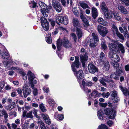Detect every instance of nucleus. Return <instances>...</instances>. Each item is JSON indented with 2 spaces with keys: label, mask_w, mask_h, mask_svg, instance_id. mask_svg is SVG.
<instances>
[{
  "label": "nucleus",
  "mask_w": 129,
  "mask_h": 129,
  "mask_svg": "<svg viewBox=\"0 0 129 129\" xmlns=\"http://www.w3.org/2000/svg\"><path fill=\"white\" fill-rule=\"evenodd\" d=\"M99 61L100 63H103L105 61H107L104 54L103 52H101L98 58Z\"/></svg>",
  "instance_id": "17"
},
{
  "label": "nucleus",
  "mask_w": 129,
  "mask_h": 129,
  "mask_svg": "<svg viewBox=\"0 0 129 129\" xmlns=\"http://www.w3.org/2000/svg\"><path fill=\"white\" fill-rule=\"evenodd\" d=\"M39 4L41 8V11L43 15L45 17H47L48 15L47 13L50 12V10L51 9L52 7L50 6L48 7L45 4L41 1L39 2Z\"/></svg>",
  "instance_id": "3"
},
{
  "label": "nucleus",
  "mask_w": 129,
  "mask_h": 129,
  "mask_svg": "<svg viewBox=\"0 0 129 129\" xmlns=\"http://www.w3.org/2000/svg\"><path fill=\"white\" fill-rule=\"evenodd\" d=\"M76 33L78 38L80 39L82 37L83 33L80 28H76Z\"/></svg>",
  "instance_id": "25"
},
{
  "label": "nucleus",
  "mask_w": 129,
  "mask_h": 129,
  "mask_svg": "<svg viewBox=\"0 0 129 129\" xmlns=\"http://www.w3.org/2000/svg\"><path fill=\"white\" fill-rule=\"evenodd\" d=\"M125 33H124V35L125 37L126 38H129V36L127 30L126 31H124Z\"/></svg>",
  "instance_id": "61"
},
{
  "label": "nucleus",
  "mask_w": 129,
  "mask_h": 129,
  "mask_svg": "<svg viewBox=\"0 0 129 129\" xmlns=\"http://www.w3.org/2000/svg\"><path fill=\"white\" fill-rule=\"evenodd\" d=\"M22 90L23 93L25 98L31 92V90L28 86H26L23 87Z\"/></svg>",
  "instance_id": "14"
},
{
  "label": "nucleus",
  "mask_w": 129,
  "mask_h": 129,
  "mask_svg": "<svg viewBox=\"0 0 129 129\" xmlns=\"http://www.w3.org/2000/svg\"><path fill=\"white\" fill-rule=\"evenodd\" d=\"M102 63L103 64V66L102 68L103 71L106 72L108 71L110 67L109 63L108 61H105L103 63Z\"/></svg>",
  "instance_id": "19"
},
{
  "label": "nucleus",
  "mask_w": 129,
  "mask_h": 129,
  "mask_svg": "<svg viewBox=\"0 0 129 129\" xmlns=\"http://www.w3.org/2000/svg\"><path fill=\"white\" fill-rule=\"evenodd\" d=\"M48 35H49V36H50L51 34L50 33H49ZM45 40L46 42L50 44L52 42L51 39L50 37V36H49V37H46Z\"/></svg>",
  "instance_id": "44"
},
{
  "label": "nucleus",
  "mask_w": 129,
  "mask_h": 129,
  "mask_svg": "<svg viewBox=\"0 0 129 129\" xmlns=\"http://www.w3.org/2000/svg\"><path fill=\"white\" fill-rule=\"evenodd\" d=\"M124 4V5L126 6H129V0H121Z\"/></svg>",
  "instance_id": "51"
},
{
  "label": "nucleus",
  "mask_w": 129,
  "mask_h": 129,
  "mask_svg": "<svg viewBox=\"0 0 129 129\" xmlns=\"http://www.w3.org/2000/svg\"><path fill=\"white\" fill-rule=\"evenodd\" d=\"M15 105V102H13L11 103V104H10V105H7L6 107V109L7 110H9L10 111L14 107Z\"/></svg>",
  "instance_id": "29"
},
{
  "label": "nucleus",
  "mask_w": 129,
  "mask_h": 129,
  "mask_svg": "<svg viewBox=\"0 0 129 129\" xmlns=\"http://www.w3.org/2000/svg\"><path fill=\"white\" fill-rule=\"evenodd\" d=\"M27 75L28 77L29 83L30 84H36L37 83V81L35 79V77L34 75L31 71H28Z\"/></svg>",
  "instance_id": "7"
},
{
  "label": "nucleus",
  "mask_w": 129,
  "mask_h": 129,
  "mask_svg": "<svg viewBox=\"0 0 129 129\" xmlns=\"http://www.w3.org/2000/svg\"><path fill=\"white\" fill-rule=\"evenodd\" d=\"M120 49L121 53L122 54H124L125 52V49L123 45L121 44L120 43L118 42V48Z\"/></svg>",
  "instance_id": "34"
},
{
  "label": "nucleus",
  "mask_w": 129,
  "mask_h": 129,
  "mask_svg": "<svg viewBox=\"0 0 129 129\" xmlns=\"http://www.w3.org/2000/svg\"><path fill=\"white\" fill-rule=\"evenodd\" d=\"M62 20L63 22L62 23H63L65 25H66L68 23V20L67 17L63 16Z\"/></svg>",
  "instance_id": "38"
},
{
  "label": "nucleus",
  "mask_w": 129,
  "mask_h": 129,
  "mask_svg": "<svg viewBox=\"0 0 129 129\" xmlns=\"http://www.w3.org/2000/svg\"><path fill=\"white\" fill-rule=\"evenodd\" d=\"M5 83L4 82H0V92L2 91V89L4 87Z\"/></svg>",
  "instance_id": "49"
},
{
  "label": "nucleus",
  "mask_w": 129,
  "mask_h": 129,
  "mask_svg": "<svg viewBox=\"0 0 129 129\" xmlns=\"http://www.w3.org/2000/svg\"><path fill=\"white\" fill-rule=\"evenodd\" d=\"M122 72V71L121 70H117L116 71V73L117 75L119 77V76Z\"/></svg>",
  "instance_id": "63"
},
{
  "label": "nucleus",
  "mask_w": 129,
  "mask_h": 129,
  "mask_svg": "<svg viewBox=\"0 0 129 129\" xmlns=\"http://www.w3.org/2000/svg\"><path fill=\"white\" fill-rule=\"evenodd\" d=\"M52 6L57 12L59 13L61 11V6L60 5L59 3L56 0H53Z\"/></svg>",
  "instance_id": "11"
},
{
  "label": "nucleus",
  "mask_w": 129,
  "mask_h": 129,
  "mask_svg": "<svg viewBox=\"0 0 129 129\" xmlns=\"http://www.w3.org/2000/svg\"><path fill=\"white\" fill-rule=\"evenodd\" d=\"M119 100V98L118 97V96L116 97H113L112 99V101L114 102V103H117L118 102Z\"/></svg>",
  "instance_id": "47"
},
{
  "label": "nucleus",
  "mask_w": 129,
  "mask_h": 129,
  "mask_svg": "<svg viewBox=\"0 0 129 129\" xmlns=\"http://www.w3.org/2000/svg\"><path fill=\"white\" fill-rule=\"evenodd\" d=\"M79 4L81 7L84 9L89 8L88 5L83 2H79Z\"/></svg>",
  "instance_id": "35"
},
{
  "label": "nucleus",
  "mask_w": 129,
  "mask_h": 129,
  "mask_svg": "<svg viewBox=\"0 0 129 129\" xmlns=\"http://www.w3.org/2000/svg\"><path fill=\"white\" fill-rule=\"evenodd\" d=\"M4 54L1 56L2 58L5 59L6 60H7L10 58L8 51L6 48L4 50Z\"/></svg>",
  "instance_id": "18"
},
{
  "label": "nucleus",
  "mask_w": 129,
  "mask_h": 129,
  "mask_svg": "<svg viewBox=\"0 0 129 129\" xmlns=\"http://www.w3.org/2000/svg\"><path fill=\"white\" fill-rule=\"evenodd\" d=\"M91 9L92 16L95 19L98 15V11L97 9L94 7H92Z\"/></svg>",
  "instance_id": "21"
},
{
  "label": "nucleus",
  "mask_w": 129,
  "mask_h": 129,
  "mask_svg": "<svg viewBox=\"0 0 129 129\" xmlns=\"http://www.w3.org/2000/svg\"><path fill=\"white\" fill-rule=\"evenodd\" d=\"M116 34L117 36L121 39L122 40L124 39V37L123 35L120 34L119 32H117Z\"/></svg>",
  "instance_id": "55"
},
{
  "label": "nucleus",
  "mask_w": 129,
  "mask_h": 129,
  "mask_svg": "<svg viewBox=\"0 0 129 129\" xmlns=\"http://www.w3.org/2000/svg\"><path fill=\"white\" fill-rule=\"evenodd\" d=\"M81 52L82 53L80 56V59L82 63H84V61H87V53L85 52V49L82 48L81 49Z\"/></svg>",
  "instance_id": "12"
},
{
  "label": "nucleus",
  "mask_w": 129,
  "mask_h": 129,
  "mask_svg": "<svg viewBox=\"0 0 129 129\" xmlns=\"http://www.w3.org/2000/svg\"><path fill=\"white\" fill-rule=\"evenodd\" d=\"M110 95V94L109 92H107L106 93L104 92L102 94V95L103 97H106V98H108Z\"/></svg>",
  "instance_id": "52"
},
{
  "label": "nucleus",
  "mask_w": 129,
  "mask_h": 129,
  "mask_svg": "<svg viewBox=\"0 0 129 129\" xmlns=\"http://www.w3.org/2000/svg\"><path fill=\"white\" fill-rule=\"evenodd\" d=\"M98 22L99 23L102 24L106 26L108 24L107 22L105 21L102 18H99L98 20Z\"/></svg>",
  "instance_id": "30"
},
{
  "label": "nucleus",
  "mask_w": 129,
  "mask_h": 129,
  "mask_svg": "<svg viewBox=\"0 0 129 129\" xmlns=\"http://www.w3.org/2000/svg\"><path fill=\"white\" fill-rule=\"evenodd\" d=\"M25 108L27 111H29L32 109L31 106H25Z\"/></svg>",
  "instance_id": "60"
},
{
  "label": "nucleus",
  "mask_w": 129,
  "mask_h": 129,
  "mask_svg": "<svg viewBox=\"0 0 129 129\" xmlns=\"http://www.w3.org/2000/svg\"><path fill=\"white\" fill-rule=\"evenodd\" d=\"M10 115H13L14 117L16 116L17 113L15 111L11 112L10 113Z\"/></svg>",
  "instance_id": "62"
},
{
  "label": "nucleus",
  "mask_w": 129,
  "mask_h": 129,
  "mask_svg": "<svg viewBox=\"0 0 129 129\" xmlns=\"http://www.w3.org/2000/svg\"><path fill=\"white\" fill-rule=\"evenodd\" d=\"M112 43H110L108 44V47L110 50V52L120 53V50L118 48V42L116 41L112 40Z\"/></svg>",
  "instance_id": "4"
},
{
  "label": "nucleus",
  "mask_w": 129,
  "mask_h": 129,
  "mask_svg": "<svg viewBox=\"0 0 129 129\" xmlns=\"http://www.w3.org/2000/svg\"><path fill=\"white\" fill-rule=\"evenodd\" d=\"M56 44L57 48L58 51L60 50L62 45L66 48H69L71 46L70 42L67 39L65 38L62 39H58L57 40Z\"/></svg>",
  "instance_id": "2"
},
{
  "label": "nucleus",
  "mask_w": 129,
  "mask_h": 129,
  "mask_svg": "<svg viewBox=\"0 0 129 129\" xmlns=\"http://www.w3.org/2000/svg\"><path fill=\"white\" fill-rule=\"evenodd\" d=\"M43 89L45 92L48 93L49 91V90L48 87H44L43 88Z\"/></svg>",
  "instance_id": "54"
},
{
  "label": "nucleus",
  "mask_w": 129,
  "mask_h": 129,
  "mask_svg": "<svg viewBox=\"0 0 129 129\" xmlns=\"http://www.w3.org/2000/svg\"><path fill=\"white\" fill-rule=\"evenodd\" d=\"M42 116L45 122L48 125H50L51 124L50 120L47 114H42Z\"/></svg>",
  "instance_id": "20"
},
{
  "label": "nucleus",
  "mask_w": 129,
  "mask_h": 129,
  "mask_svg": "<svg viewBox=\"0 0 129 129\" xmlns=\"http://www.w3.org/2000/svg\"><path fill=\"white\" fill-rule=\"evenodd\" d=\"M57 118L60 120H62L63 118V114L58 115H57Z\"/></svg>",
  "instance_id": "57"
},
{
  "label": "nucleus",
  "mask_w": 129,
  "mask_h": 129,
  "mask_svg": "<svg viewBox=\"0 0 129 129\" xmlns=\"http://www.w3.org/2000/svg\"><path fill=\"white\" fill-rule=\"evenodd\" d=\"M114 18L115 19L118 21H120L121 20V17L119 16L118 14L116 13V14L114 15Z\"/></svg>",
  "instance_id": "45"
},
{
  "label": "nucleus",
  "mask_w": 129,
  "mask_h": 129,
  "mask_svg": "<svg viewBox=\"0 0 129 129\" xmlns=\"http://www.w3.org/2000/svg\"><path fill=\"white\" fill-rule=\"evenodd\" d=\"M108 57L112 60V63H117L120 60V58L118 55L114 52H110Z\"/></svg>",
  "instance_id": "6"
},
{
  "label": "nucleus",
  "mask_w": 129,
  "mask_h": 129,
  "mask_svg": "<svg viewBox=\"0 0 129 129\" xmlns=\"http://www.w3.org/2000/svg\"><path fill=\"white\" fill-rule=\"evenodd\" d=\"M111 77H105V81L106 82L109 83V82H111Z\"/></svg>",
  "instance_id": "58"
},
{
  "label": "nucleus",
  "mask_w": 129,
  "mask_h": 129,
  "mask_svg": "<svg viewBox=\"0 0 129 129\" xmlns=\"http://www.w3.org/2000/svg\"><path fill=\"white\" fill-rule=\"evenodd\" d=\"M73 25L74 27L78 26L79 23V21L77 18H73L72 21Z\"/></svg>",
  "instance_id": "32"
},
{
  "label": "nucleus",
  "mask_w": 129,
  "mask_h": 129,
  "mask_svg": "<svg viewBox=\"0 0 129 129\" xmlns=\"http://www.w3.org/2000/svg\"><path fill=\"white\" fill-rule=\"evenodd\" d=\"M34 84H30L31 88L33 89V93L34 95V96H36L38 94V90L37 89L34 87Z\"/></svg>",
  "instance_id": "33"
},
{
  "label": "nucleus",
  "mask_w": 129,
  "mask_h": 129,
  "mask_svg": "<svg viewBox=\"0 0 129 129\" xmlns=\"http://www.w3.org/2000/svg\"><path fill=\"white\" fill-rule=\"evenodd\" d=\"M117 92L115 90H113L111 91V96L112 97H116L117 96Z\"/></svg>",
  "instance_id": "46"
},
{
  "label": "nucleus",
  "mask_w": 129,
  "mask_h": 129,
  "mask_svg": "<svg viewBox=\"0 0 129 129\" xmlns=\"http://www.w3.org/2000/svg\"><path fill=\"white\" fill-rule=\"evenodd\" d=\"M100 7L103 12L108 10V9L106 6L105 3L104 2H102L101 3L100 5Z\"/></svg>",
  "instance_id": "27"
},
{
  "label": "nucleus",
  "mask_w": 129,
  "mask_h": 129,
  "mask_svg": "<svg viewBox=\"0 0 129 129\" xmlns=\"http://www.w3.org/2000/svg\"><path fill=\"white\" fill-rule=\"evenodd\" d=\"M99 129H108L107 127L105 125L102 124L99 126Z\"/></svg>",
  "instance_id": "48"
},
{
  "label": "nucleus",
  "mask_w": 129,
  "mask_h": 129,
  "mask_svg": "<svg viewBox=\"0 0 129 129\" xmlns=\"http://www.w3.org/2000/svg\"><path fill=\"white\" fill-rule=\"evenodd\" d=\"M41 24L42 26L46 31H48L49 28V23L47 20L44 17H42L41 18Z\"/></svg>",
  "instance_id": "10"
},
{
  "label": "nucleus",
  "mask_w": 129,
  "mask_h": 129,
  "mask_svg": "<svg viewBox=\"0 0 129 129\" xmlns=\"http://www.w3.org/2000/svg\"><path fill=\"white\" fill-rule=\"evenodd\" d=\"M104 18L105 19H110L113 17V13L111 11L108 10L104 12Z\"/></svg>",
  "instance_id": "15"
},
{
  "label": "nucleus",
  "mask_w": 129,
  "mask_h": 129,
  "mask_svg": "<svg viewBox=\"0 0 129 129\" xmlns=\"http://www.w3.org/2000/svg\"><path fill=\"white\" fill-rule=\"evenodd\" d=\"M104 113L102 110L100 109L97 112V116L99 119L101 120L103 119L104 117Z\"/></svg>",
  "instance_id": "22"
},
{
  "label": "nucleus",
  "mask_w": 129,
  "mask_h": 129,
  "mask_svg": "<svg viewBox=\"0 0 129 129\" xmlns=\"http://www.w3.org/2000/svg\"><path fill=\"white\" fill-rule=\"evenodd\" d=\"M92 39L95 41H98V35L95 33H92Z\"/></svg>",
  "instance_id": "41"
},
{
  "label": "nucleus",
  "mask_w": 129,
  "mask_h": 129,
  "mask_svg": "<svg viewBox=\"0 0 129 129\" xmlns=\"http://www.w3.org/2000/svg\"><path fill=\"white\" fill-rule=\"evenodd\" d=\"M111 78L114 79L116 80H118L119 77L116 73H114L110 75Z\"/></svg>",
  "instance_id": "39"
},
{
  "label": "nucleus",
  "mask_w": 129,
  "mask_h": 129,
  "mask_svg": "<svg viewBox=\"0 0 129 129\" xmlns=\"http://www.w3.org/2000/svg\"><path fill=\"white\" fill-rule=\"evenodd\" d=\"M0 110L1 113L2 115V116H4V122L6 123H7L8 121V115L6 111L4 109H3L2 110Z\"/></svg>",
  "instance_id": "16"
},
{
  "label": "nucleus",
  "mask_w": 129,
  "mask_h": 129,
  "mask_svg": "<svg viewBox=\"0 0 129 129\" xmlns=\"http://www.w3.org/2000/svg\"><path fill=\"white\" fill-rule=\"evenodd\" d=\"M104 111L106 114L110 119H113L115 116L116 113L115 111L108 108L105 109Z\"/></svg>",
  "instance_id": "8"
},
{
  "label": "nucleus",
  "mask_w": 129,
  "mask_h": 129,
  "mask_svg": "<svg viewBox=\"0 0 129 129\" xmlns=\"http://www.w3.org/2000/svg\"><path fill=\"white\" fill-rule=\"evenodd\" d=\"M28 124L27 123L24 124L22 126V129H27Z\"/></svg>",
  "instance_id": "64"
},
{
  "label": "nucleus",
  "mask_w": 129,
  "mask_h": 129,
  "mask_svg": "<svg viewBox=\"0 0 129 129\" xmlns=\"http://www.w3.org/2000/svg\"><path fill=\"white\" fill-rule=\"evenodd\" d=\"M33 117L32 114V111H29L26 114V117L27 118L32 119L33 118Z\"/></svg>",
  "instance_id": "42"
},
{
  "label": "nucleus",
  "mask_w": 129,
  "mask_h": 129,
  "mask_svg": "<svg viewBox=\"0 0 129 129\" xmlns=\"http://www.w3.org/2000/svg\"><path fill=\"white\" fill-rule=\"evenodd\" d=\"M49 104L51 106H53L54 103V101L53 99H49L48 101Z\"/></svg>",
  "instance_id": "50"
},
{
  "label": "nucleus",
  "mask_w": 129,
  "mask_h": 129,
  "mask_svg": "<svg viewBox=\"0 0 129 129\" xmlns=\"http://www.w3.org/2000/svg\"><path fill=\"white\" fill-rule=\"evenodd\" d=\"M97 41L93 40V39H90L88 42L89 43V46L91 47H94L96 46Z\"/></svg>",
  "instance_id": "28"
},
{
  "label": "nucleus",
  "mask_w": 129,
  "mask_h": 129,
  "mask_svg": "<svg viewBox=\"0 0 129 129\" xmlns=\"http://www.w3.org/2000/svg\"><path fill=\"white\" fill-rule=\"evenodd\" d=\"M79 65L78 57H76L75 61L71 65V66L72 71L74 72V74L76 76L77 81L80 84L81 81L84 76L83 71L82 70H80L78 72H77V70L75 68V67L77 68H79Z\"/></svg>",
  "instance_id": "1"
},
{
  "label": "nucleus",
  "mask_w": 129,
  "mask_h": 129,
  "mask_svg": "<svg viewBox=\"0 0 129 129\" xmlns=\"http://www.w3.org/2000/svg\"><path fill=\"white\" fill-rule=\"evenodd\" d=\"M82 86L80 85L82 89L86 93H89L91 92V90L90 89H88V88L85 87V86H91L93 84V83L90 81H87L86 82H85L84 80H83L82 81Z\"/></svg>",
  "instance_id": "5"
},
{
  "label": "nucleus",
  "mask_w": 129,
  "mask_h": 129,
  "mask_svg": "<svg viewBox=\"0 0 129 129\" xmlns=\"http://www.w3.org/2000/svg\"><path fill=\"white\" fill-rule=\"evenodd\" d=\"M71 35L74 41L76 42L77 40V37L76 35L74 33H72L71 34Z\"/></svg>",
  "instance_id": "56"
},
{
  "label": "nucleus",
  "mask_w": 129,
  "mask_h": 129,
  "mask_svg": "<svg viewBox=\"0 0 129 129\" xmlns=\"http://www.w3.org/2000/svg\"><path fill=\"white\" fill-rule=\"evenodd\" d=\"M98 30L99 34L103 37H105L108 33L106 28L101 25L98 26Z\"/></svg>",
  "instance_id": "9"
},
{
  "label": "nucleus",
  "mask_w": 129,
  "mask_h": 129,
  "mask_svg": "<svg viewBox=\"0 0 129 129\" xmlns=\"http://www.w3.org/2000/svg\"><path fill=\"white\" fill-rule=\"evenodd\" d=\"M100 83L102 84L103 86H106V84L105 82H106L105 78H101L99 80Z\"/></svg>",
  "instance_id": "40"
},
{
  "label": "nucleus",
  "mask_w": 129,
  "mask_h": 129,
  "mask_svg": "<svg viewBox=\"0 0 129 129\" xmlns=\"http://www.w3.org/2000/svg\"><path fill=\"white\" fill-rule=\"evenodd\" d=\"M88 68L89 72L91 73L94 74L98 71L97 68L92 63L88 64Z\"/></svg>",
  "instance_id": "13"
},
{
  "label": "nucleus",
  "mask_w": 129,
  "mask_h": 129,
  "mask_svg": "<svg viewBox=\"0 0 129 129\" xmlns=\"http://www.w3.org/2000/svg\"><path fill=\"white\" fill-rule=\"evenodd\" d=\"M118 8L119 10L122 13L125 14H127L128 12L126 8L123 6H118Z\"/></svg>",
  "instance_id": "23"
},
{
  "label": "nucleus",
  "mask_w": 129,
  "mask_h": 129,
  "mask_svg": "<svg viewBox=\"0 0 129 129\" xmlns=\"http://www.w3.org/2000/svg\"><path fill=\"white\" fill-rule=\"evenodd\" d=\"M39 107L40 109L43 112H45L46 111V110L43 104H41L40 105Z\"/></svg>",
  "instance_id": "43"
},
{
  "label": "nucleus",
  "mask_w": 129,
  "mask_h": 129,
  "mask_svg": "<svg viewBox=\"0 0 129 129\" xmlns=\"http://www.w3.org/2000/svg\"><path fill=\"white\" fill-rule=\"evenodd\" d=\"M63 16H57L56 18V23L58 24L59 23H62Z\"/></svg>",
  "instance_id": "36"
},
{
  "label": "nucleus",
  "mask_w": 129,
  "mask_h": 129,
  "mask_svg": "<svg viewBox=\"0 0 129 129\" xmlns=\"http://www.w3.org/2000/svg\"><path fill=\"white\" fill-rule=\"evenodd\" d=\"M101 47L102 48L105 50L107 48V46L106 44V42L103 39L102 40L101 43Z\"/></svg>",
  "instance_id": "37"
},
{
  "label": "nucleus",
  "mask_w": 129,
  "mask_h": 129,
  "mask_svg": "<svg viewBox=\"0 0 129 129\" xmlns=\"http://www.w3.org/2000/svg\"><path fill=\"white\" fill-rule=\"evenodd\" d=\"M18 72L22 75L23 78L24 80H25L27 79V77L26 75V74L23 72V70H21V69H19Z\"/></svg>",
  "instance_id": "31"
},
{
  "label": "nucleus",
  "mask_w": 129,
  "mask_h": 129,
  "mask_svg": "<svg viewBox=\"0 0 129 129\" xmlns=\"http://www.w3.org/2000/svg\"><path fill=\"white\" fill-rule=\"evenodd\" d=\"M30 4H32V8H36L37 6L36 3L33 1L31 2Z\"/></svg>",
  "instance_id": "59"
},
{
  "label": "nucleus",
  "mask_w": 129,
  "mask_h": 129,
  "mask_svg": "<svg viewBox=\"0 0 129 129\" xmlns=\"http://www.w3.org/2000/svg\"><path fill=\"white\" fill-rule=\"evenodd\" d=\"M40 126L41 129H47L45 124L43 122H41V123L40 124Z\"/></svg>",
  "instance_id": "53"
},
{
  "label": "nucleus",
  "mask_w": 129,
  "mask_h": 129,
  "mask_svg": "<svg viewBox=\"0 0 129 129\" xmlns=\"http://www.w3.org/2000/svg\"><path fill=\"white\" fill-rule=\"evenodd\" d=\"M80 17L82 21L84 23L86 26H88L89 25L88 21L87 19L84 16L82 13H81Z\"/></svg>",
  "instance_id": "24"
},
{
  "label": "nucleus",
  "mask_w": 129,
  "mask_h": 129,
  "mask_svg": "<svg viewBox=\"0 0 129 129\" xmlns=\"http://www.w3.org/2000/svg\"><path fill=\"white\" fill-rule=\"evenodd\" d=\"M100 94V93H98L97 91L94 90L92 92L90 95L91 98H95L96 97L99 96Z\"/></svg>",
  "instance_id": "26"
}]
</instances>
